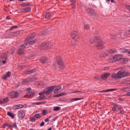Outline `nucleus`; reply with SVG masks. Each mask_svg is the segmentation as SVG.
<instances>
[{
    "mask_svg": "<svg viewBox=\"0 0 130 130\" xmlns=\"http://www.w3.org/2000/svg\"><path fill=\"white\" fill-rule=\"evenodd\" d=\"M61 108L59 107H55L53 108L54 111H58V110H60Z\"/></svg>",
    "mask_w": 130,
    "mask_h": 130,
    "instance_id": "nucleus-36",
    "label": "nucleus"
},
{
    "mask_svg": "<svg viewBox=\"0 0 130 130\" xmlns=\"http://www.w3.org/2000/svg\"><path fill=\"white\" fill-rule=\"evenodd\" d=\"M100 39V38H97L96 37H92L91 38V39L90 40V43L93 44L95 43V42H96V41H98V40Z\"/></svg>",
    "mask_w": 130,
    "mask_h": 130,
    "instance_id": "nucleus-16",
    "label": "nucleus"
},
{
    "mask_svg": "<svg viewBox=\"0 0 130 130\" xmlns=\"http://www.w3.org/2000/svg\"><path fill=\"white\" fill-rule=\"evenodd\" d=\"M29 4H23L21 5V7H22V8H24V7H29Z\"/></svg>",
    "mask_w": 130,
    "mask_h": 130,
    "instance_id": "nucleus-43",
    "label": "nucleus"
},
{
    "mask_svg": "<svg viewBox=\"0 0 130 130\" xmlns=\"http://www.w3.org/2000/svg\"><path fill=\"white\" fill-rule=\"evenodd\" d=\"M61 89V85H59L57 87V88H56V89L54 90V94H57V93H59V90H60Z\"/></svg>",
    "mask_w": 130,
    "mask_h": 130,
    "instance_id": "nucleus-22",
    "label": "nucleus"
},
{
    "mask_svg": "<svg viewBox=\"0 0 130 130\" xmlns=\"http://www.w3.org/2000/svg\"><path fill=\"white\" fill-rule=\"evenodd\" d=\"M8 102H9V97H7L3 100H0V104H5L8 103Z\"/></svg>",
    "mask_w": 130,
    "mask_h": 130,
    "instance_id": "nucleus-17",
    "label": "nucleus"
},
{
    "mask_svg": "<svg viewBox=\"0 0 130 130\" xmlns=\"http://www.w3.org/2000/svg\"><path fill=\"white\" fill-rule=\"evenodd\" d=\"M33 73H35V69H33L30 71H26L25 72V74L26 75H31V74H33Z\"/></svg>",
    "mask_w": 130,
    "mask_h": 130,
    "instance_id": "nucleus-23",
    "label": "nucleus"
},
{
    "mask_svg": "<svg viewBox=\"0 0 130 130\" xmlns=\"http://www.w3.org/2000/svg\"><path fill=\"white\" fill-rule=\"evenodd\" d=\"M25 115H26V111L24 110H20L18 111V118L20 120H22L25 117Z\"/></svg>",
    "mask_w": 130,
    "mask_h": 130,
    "instance_id": "nucleus-7",
    "label": "nucleus"
},
{
    "mask_svg": "<svg viewBox=\"0 0 130 130\" xmlns=\"http://www.w3.org/2000/svg\"><path fill=\"white\" fill-rule=\"evenodd\" d=\"M108 62L112 63V62H115V60L114 59V57H112L109 59H107Z\"/></svg>",
    "mask_w": 130,
    "mask_h": 130,
    "instance_id": "nucleus-25",
    "label": "nucleus"
},
{
    "mask_svg": "<svg viewBox=\"0 0 130 130\" xmlns=\"http://www.w3.org/2000/svg\"><path fill=\"white\" fill-rule=\"evenodd\" d=\"M40 126L41 127H42V126H44V122H42L40 124Z\"/></svg>",
    "mask_w": 130,
    "mask_h": 130,
    "instance_id": "nucleus-50",
    "label": "nucleus"
},
{
    "mask_svg": "<svg viewBox=\"0 0 130 130\" xmlns=\"http://www.w3.org/2000/svg\"><path fill=\"white\" fill-rule=\"evenodd\" d=\"M51 17V13L47 12L45 16V19H49Z\"/></svg>",
    "mask_w": 130,
    "mask_h": 130,
    "instance_id": "nucleus-29",
    "label": "nucleus"
},
{
    "mask_svg": "<svg viewBox=\"0 0 130 130\" xmlns=\"http://www.w3.org/2000/svg\"><path fill=\"white\" fill-rule=\"evenodd\" d=\"M19 34H20V31H17L15 32L14 36H16V35H19Z\"/></svg>",
    "mask_w": 130,
    "mask_h": 130,
    "instance_id": "nucleus-49",
    "label": "nucleus"
},
{
    "mask_svg": "<svg viewBox=\"0 0 130 130\" xmlns=\"http://www.w3.org/2000/svg\"><path fill=\"white\" fill-rule=\"evenodd\" d=\"M82 99H84V98H72V99H70L68 101V102H74L75 101H78L79 100H82Z\"/></svg>",
    "mask_w": 130,
    "mask_h": 130,
    "instance_id": "nucleus-19",
    "label": "nucleus"
},
{
    "mask_svg": "<svg viewBox=\"0 0 130 130\" xmlns=\"http://www.w3.org/2000/svg\"><path fill=\"white\" fill-rule=\"evenodd\" d=\"M128 54H129L128 55H130V51L128 52Z\"/></svg>",
    "mask_w": 130,
    "mask_h": 130,
    "instance_id": "nucleus-64",
    "label": "nucleus"
},
{
    "mask_svg": "<svg viewBox=\"0 0 130 130\" xmlns=\"http://www.w3.org/2000/svg\"><path fill=\"white\" fill-rule=\"evenodd\" d=\"M129 75V72L124 70H120L117 73H112L111 78L114 80H120V79H124V78H126V77H128Z\"/></svg>",
    "mask_w": 130,
    "mask_h": 130,
    "instance_id": "nucleus-2",
    "label": "nucleus"
},
{
    "mask_svg": "<svg viewBox=\"0 0 130 130\" xmlns=\"http://www.w3.org/2000/svg\"><path fill=\"white\" fill-rule=\"evenodd\" d=\"M42 114L43 115H47V114H48V111L46 109H44L43 111H42Z\"/></svg>",
    "mask_w": 130,
    "mask_h": 130,
    "instance_id": "nucleus-32",
    "label": "nucleus"
},
{
    "mask_svg": "<svg viewBox=\"0 0 130 130\" xmlns=\"http://www.w3.org/2000/svg\"><path fill=\"white\" fill-rule=\"evenodd\" d=\"M111 39H115V37H114L113 36H111Z\"/></svg>",
    "mask_w": 130,
    "mask_h": 130,
    "instance_id": "nucleus-60",
    "label": "nucleus"
},
{
    "mask_svg": "<svg viewBox=\"0 0 130 130\" xmlns=\"http://www.w3.org/2000/svg\"><path fill=\"white\" fill-rule=\"evenodd\" d=\"M51 117H52L51 116H50V117L47 118L46 119H45L44 120L45 122H48V121H49V120H50V118H51Z\"/></svg>",
    "mask_w": 130,
    "mask_h": 130,
    "instance_id": "nucleus-41",
    "label": "nucleus"
},
{
    "mask_svg": "<svg viewBox=\"0 0 130 130\" xmlns=\"http://www.w3.org/2000/svg\"><path fill=\"white\" fill-rule=\"evenodd\" d=\"M29 121L31 122H35V121H36V119H35V117H31L30 118Z\"/></svg>",
    "mask_w": 130,
    "mask_h": 130,
    "instance_id": "nucleus-37",
    "label": "nucleus"
},
{
    "mask_svg": "<svg viewBox=\"0 0 130 130\" xmlns=\"http://www.w3.org/2000/svg\"><path fill=\"white\" fill-rule=\"evenodd\" d=\"M52 45L53 44L52 43H41L39 47L41 49H49L52 47Z\"/></svg>",
    "mask_w": 130,
    "mask_h": 130,
    "instance_id": "nucleus-4",
    "label": "nucleus"
},
{
    "mask_svg": "<svg viewBox=\"0 0 130 130\" xmlns=\"http://www.w3.org/2000/svg\"><path fill=\"white\" fill-rule=\"evenodd\" d=\"M8 77H7V75H5V76H4V77H3V78H2V79H3V80H7V79H8Z\"/></svg>",
    "mask_w": 130,
    "mask_h": 130,
    "instance_id": "nucleus-48",
    "label": "nucleus"
},
{
    "mask_svg": "<svg viewBox=\"0 0 130 130\" xmlns=\"http://www.w3.org/2000/svg\"><path fill=\"white\" fill-rule=\"evenodd\" d=\"M46 102H38V103H34L33 105H41L42 104H45Z\"/></svg>",
    "mask_w": 130,
    "mask_h": 130,
    "instance_id": "nucleus-28",
    "label": "nucleus"
},
{
    "mask_svg": "<svg viewBox=\"0 0 130 130\" xmlns=\"http://www.w3.org/2000/svg\"><path fill=\"white\" fill-rule=\"evenodd\" d=\"M15 28H18V26H12L10 28V30H14V29H15Z\"/></svg>",
    "mask_w": 130,
    "mask_h": 130,
    "instance_id": "nucleus-47",
    "label": "nucleus"
},
{
    "mask_svg": "<svg viewBox=\"0 0 130 130\" xmlns=\"http://www.w3.org/2000/svg\"><path fill=\"white\" fill-rule=\"evenodd\" d=\"M38 78L36 77V75L35 74L32 76H30V78L24 79L22 81L23 85H26L27 83H30V82H34V81H36Z\"/></svg>",
    "mask_w": 130,
    "mask_h": 130,
    "instance_id": "nucleus-3",
    "label": "nucleus"
},
{
    "mask_svg": "<svg viewBox=\"0 0 130 130\" xmlns=\"http://www.w3.org/2000/svg\"><path fill=\"white\" fill-rule=\"evenodd\" d=\"M57 118H58V117H55L53 119V121H55V120H56L57 119Z\"/></svg>",
    "mask_w": 130,
    "mask_h": 130,
    "instance_id": "nucleus-57",
    "label": "nucleus"
},
{
    "mask_svg": "<svg viewBox=\"0 0 130 130\" xmlns=\"http://www.w3.org/2000/svg\"><path fill=\"white\" fill-rule=\"evenodd\" d=\"M13 127H17V123L15 122L14 124L13 125Z\"/></svg>",
    "mask_w": 130,
    "mask_h": 130,
    "instance_id": "nucleus-52",
    "label": "nucleus"
},
{
    "mask_svg": "<svg viewBox=\"0 0 130 130\" xmlns=\"http://www.w3.org/2000/svg\"><path fill=\"white\" fill-rule=\"evenodd\" d=\"M56 62L58 66H59L61 69H64V65L63 64V61H62V59L60 56L57 57Z\"/></svg>",
    "mask_w": 130,
    "mask_h": 130,
    "instance_id": "nucleus-9",
    "label": "nucleus"
},
{
    "mask_svg": "<svg viewBox=\"0 0 130 130\" xmlns=\"http://www.w3.org/2000/svg\"><path fill=\"white\" fill-rule=\"evenodd\" d=\"M123 113H124V111H120V114H123Z\"/></svg>",
    "mask_w": 130,
    "mask_h": 130,
    "instance_id": "nucleus-62",
    "label": "nucleus"
},
{
    "mask_svg": "<svg viewBox=\"0 0 130 130\" xmlns=\"http://www.w3.org/2000/svg\"><path fill=\"white\" fill-rule=\"evenodd\" d=\"M67 92H61L60 93H58L57 94H55L53 96L54 98H55V97H60L61 96H66L67 95Z\"/></svg>",
    "mask_w": 130,
    "mask_h": 130,
    "instance_id": "nucleus-18",
    "label": "nucleus"
},
{
    "mask_svg": "<svg viewBox=\"0 0 130 130\" xmlns=\"http://www.w3.org/2000/svg\"><path fill=\"white\" fill-rule=\"evenodd\" d=\"M35 38V35H29L27 39L25 41V44L19 47V50L18 51V54H24V51L23 50L26 48V46H27V44H29V45H32L36 43V40H32Z\"/></svg>",
    "mask_w": 130,
    "mask_h": 130,
    "instance_id": "nucleus-1",
    "label": "nucleus"
},
{
    "mask_svg": "<svg viewBox=\"0 0 130 130\" xmlns=\"http://www.w3.org/2000/svg\"><path fill=\"white\" fill-rule=\"evenodd\" d=\"M112 110L113 111H115L116 110V108L115 107H113Z\"/></svg>",
    "mask_w": 130,
    "mask_h": 130,
    "instance_id": "nucleus-55",
    "label": "nucleus"
},
{
    "mask_svg": "<svg viewBox=\"0 0 130 130\" xmlns=\"http://www.w3.org/2000/svg\"><path fill=\"white\" fill-rule=\"evenodd\" d=\"M94 79L98 81H101V78H100V76H95Z\"/></svg>",
    "mask_w": 130,
    "mask_h": 130,
    "instance_id": "nucleus-39",
    "label": "nucleus"
},
{
    "mask_svg": "<svg viewBox=\"0 0 130 130\" xmlns=\"http://www.w3.org/2000/svg\"><path fill=\"white\" fill-rule=\"evenodd\" d=\"M104 70L105 71H107V70H109V67H105V68H104Z\"/></svg>",
    "mask_w": 130,
    "mask_h": 130,
    "instance_id": "nucleus-51",
    "label": "nucleus"
},
{
    "mask_svg": "<svg viewBox=\"0 0 130 130\" xmlns=\"http://www.w3.org/2000/svg\"><path fill=\"white\" fill-rule=\"evenodd\" d=\"M74 93H82L81 91H72L71 93L73 94Z\"/></svg>",
    "mask_w": 130,
    "mask_h": 130,
    "instance_id": "nucleus-45",
    "label": "nucleus"
},
{
    "mask_svg": "<svg viewBox=\"0 0 130 130\" xmlns=\"http://www.w3.org/2000/svg\"><path fill=\"white\" fill-rule=\"evenodd\" d=\"M6 18L7 20H11V17H10V16H7Z\"/></svg>",
    "mask_w": 130,
    "mask_h": 130,
    "instance_id": "nucleus-61",
    "label": "nucleus"
},
{
    "mask_svg": "<svg viewBox=\"0 0 130 130\" xmlns=\"http://www.w3.org/2000/svg\"><path fill=\"white\" fill-rule=\"evenodd\" d=\"M21 93V90H19V92L13 91L9 93V96L10 98H17V97H19V94Z\"/></svg>",
    "mask_w": 130,
    "mask_h": 130,
    "instance_id": "nucleus-8",
    "label": "nucleus"
},
{
    "mask_svg": "<svg viewBox=\"0 0 130 130\" xmlns=\"http://www.w3.org/2000/svg\"><path fill=\"white\" fill-rule=\"evenodd\" d=\"M86 12L88 15L91 17V18H95L97 15L96 13H95V11L93 10L92 8H88L86 9Z\"/></svg>",
    "mask_w": 130,
    "mask_h": 130,
    "instance_id": "nucleus-5",
    "label": "nucleus"
},
{
    "mask_svg": "<svg viewBox=\"0 0 130 130\" xmlns=\"http://www.w3.org/2000/svg\"><path fill=\"white\" fill-rule=\"evenodd\" d=\"M24 107V106L23 105H17L15 106V109H21V108H23Z\"/></svg>",
    "mask_w": 130,
    "mask_h": 130,
    "instance_id": "nucleus-26",
    "label": "nucleus"
},
{
    "mask_svg": "<svg viewBox=\"0 0 130 130\" xmlns=\"http://www.w3.org/2000/svg\"><path fill=\"white\" fill-rule=\"evenodd\" d=\"M6 126H7L8 127H11L12 128H13V125L6 123L4 124V125L3 126V128H6Z\"/></svg>",
    "mask_w": 130,
    "mask_h": 130,
    "instance_id": "nucleus-30",
    "label": "nucleus"
},
{
    "mask_svg": "<svg viewBox=\"0 0 130 130\" xmlns=\"http://www.w3.org/2000/svg\"><path fill=\"white\" fill-rule=\"evenodd\" d=\"M41 35H45L46 34H47V30H43L41 32Z\"/></svg>",
    "mask_w": 130,
    "mask_h": 130,
    "instance_id": "nucleus-42",
    "label": "nucleus"
},
{
    "mask_svg": "<svg viewBox=\"0 0 130 130\" xmlns=\"http://www.w3.org/2000/svg\"><path fill=\"white\" fill-rule=\"evenodd\" d=\"M84 29L86 31H88V30L90 29V25H89L88 24H85L84 25Z\"/></svg>",
    "mask_w": 130,
    "mask_h": 130,
    "instance_id": "nucleus-31",
    "label": "nucleus"
},
{
    "mask_svg": "<svg viewBox=\"0 0 130 130\" xmlns=\"http://www.w3.org/2000/svg\"><path fill=\"white\" fill-rule=\"evenodd\" d=\"M55 88V86H54L48 87L47 88V90L45 92V94H46V95H49V94H51V93H52V91Z\"/></svg>",
    "mask_w": 130,
    "mask_h": 130,
    "instance_id": "nucleus-11",
    "label": "nucleus"
},
{
    "mask_svg": "<svg viewBox=\"0 0 130 130\" xmlns=\"http://www.w3.org/2000/svg\"><path fill=\"white\" fill-rule=\"evenodd\" d=\"M8 116H10V117L14 118L15 117V116L13 114L12 112H8L7 113Z\"/></svg>",
    "mask_w": 130,
    "mask_h": 130,
    "instance_id": "nucleus-35",
    "label": "nucleus"
},
{
    "mask_svg": "<svg viewBox=\"0 0 130 130\" xmlns=\"http://www.w3.org/2000/svg\"><path fill=\"white\" fill-rule=\"evenodd\" d=\"M3 59L6 60L8 58L7 57H5L4 58L2 57Z\"/></svg>",
    "mask_w": 130,
    "mask_h": 130,
    "instance_id": "nucleus-63",
    "label": "nucleus"
},
{
    "mask_svg": "<svg viewBox=\"0 0 130 130\" xmlns=\"http://www.w3.org/2000/svg\"><path fill=\"white\" fill-rule=\"evenodd\" d=\"M118 100H119V101H124V100L121 98H119Z\"/></svg>",
    "mask_w": 130,
    "mask_h": 130,
    "instance_id": "nucleus-54",
    "label": "nucleus"
},
{
    "mask_svg": "<svg viewBox=\"0 0 130 130\" xmlns=\"http://www.w3.org/2000/svg\"><path fill=\"white\" fill-rule=\"evenodd\" d=\"M7 63V61L6 60H4L3 61V63L4 64H5V63Z\"/></svg>",
    "mask_w": 130,
    "mask_h": 130,
    "instance_id": "nucleus-59",
    "label": "nucleus"
},
{
    "mask_svg": "<svg viewBox=\"0 0 130 130\" xmlns=\"http://www.w3.org/2000/svg\"><path fill=\"white\" fill-rule=\"evenodd\" d=\"M111 75V74L110 73H106L105 74H102L101 77L104 81H105V80H107V79L108 78V77L110 76Z\"/></svg>",
    "mask_w": 130,
    "mask_h": 130,
    "instance_id": "nucleus-12",
    "label": "nucleus"
},
{
    "mask_svg": "<svg viewBox=\"0 0 130 130\" xmlns=\"http://www.w3.org/2000/svg\"><path fill=\"white\" fill-rule=\"evenodd\" d=\"M122 91L123 92H128V91H130V87H125L122 89Z\"/></svg>",
    "mask_w": 130,
    "mask_h": 130,
    "instance_id": "nucleus-34",
    "label": "nucleus"
},
{
    "mask_svg": "<svg viewBox=\"0 0 130 130\" xmlns=\"http://www.w3.org/2000/svg\"><path fill=\"white\" fill-rule=\"evenodd\" d=\"M117 89L114 88V89H106L104 90H101L99 91V93H107V92H111L112 91H116Z\"/></svg>",
    "mask_w": 130,
    "mask_h": 130,
    "instance_id": "nucleus-14",
    "label": "nucleus"
},
{
    "mask_svg": "<svg viewBox=\"0 0 130 130\" xmlns=\"http://www.w3.org/2000/svg\"><path fill=\"white\" fill-rule=\"evenodd\" d=\"M128 62V59L126 58H124L123 59V63H127V62Z\"/></svg>",
    "mask_w": 130,
    "mask_h": 130,
    "instance_id": "nucleus-40",
    "label": "nucleus"
},
{
    "mask_svg": "<svg viewBox=\"0 0 130 130\" xmlns=\"http://www.w3.org/2000/svg\"><path fill=\"white\" fill-rule=\"evenodd\" d=\"M72 39H74L75 41H79L80 40V36L79 32L77 31H73L71 34Z\"/></svg>",
    "mask_w": 130,
    "mask_h": 130,
    "instance_id": "nucleus-6",
    "label": "nucleus"
},
{
    "mask_svg": "<svg viewBox=\"0 0 130 130\" xmlns=\"http://www.w3.org/2000/svg\"><path fill=\"white\" fill-rule=\"evenodd\" d=\"M123 52H127V50L126 49H123Z\"/></svg>",
    "mask_w": 130,
    "mask_h": 130,
    "instance_id": "nucleus-58",
    "label": "nucleus"
},
{
    "mask_svg": "<svg viewBox=\"0 0 130 130\" xmlns=\"http://www.w3.org/2000/svg\"><path fill=\"white\" fill-rule=\"evenodd\" d=\"M40 61L42 63H45V62H47V61H48V58L46 57H43L41 58Z\"/></svg>",
    "mask_w": 130,
    "mask_h": 130,
    "instance_id": "nucleus-21",
    "label": "nucleus"
},
{
    "mask_svg": "<svg viewBox=\"0 0 130 130\" xmlns=\"http://www.w3.org/2000/svg\"><path fill=\"white\" fill-rule=\"evenodd\" d=\"M31 90H32L31 87H28L26 89V91H31Z\"/></svg>",
    "mask_w": 130,
    "mask_h": 130,
    "instance_id": "nucleus-56",
    "label": "nucleus"
},
{
    "mask_svg": "<svg viewBox=\"0 0 130 130\" xmlns=\"http://www.w3.org/2000/svg\"><path fill=\"white\" fill-rule=\"evenodd\" d=\"M125 96H130V91L127 92Z\"/></svg>",
    "mask_w": 130,
    "mask_h": 130,
    "instance_id": "nucleus-53",
    "label": "nucleus"
},
{
    "mask_svg": "<svg viewBox=\"0 0 130 130\" xmlns=\"http://www.w3.org/2000/svg\"><path fill=\"white\" fill-rule=\"evenodd\" d=\"M108 54H107V53H103L102 55H100V57L102 58L103 57L105 58L106 56H108Z\"/></svg>",
    "mask_w": 130,
    "mask_h": 130,
    "instance_id": "nucleus-38",
    "label": "nucleus"
},
{
    "mask_svg": "<svg viewBox=\"0 0 130 130\" xmlns=\"http://www.w3.org/2000/svg\"><path fill=\"white\" fill-rule=\"evenodd\" d=\"M31 11V7H27L26 8L22 9L23 12H30Z\"/></svg>",
    "mask_w": 130,
    "mask_h": 130,
    "instance_id": "nucleus-33",
    "label": "nucleus"
},
{
    "mask_svg": "<svg viewBox=\"0 0 130 130\" xmlns=\"http://www.w3.org/2000/svg\"><path fill=\"white\" fill-rule=\"evenodd\" d=\"M34 117L37 119H40L42 117V114L41 113H38L35 115Z\"/></svg>",
    "mask_w": 130,
    "mask_h": 130,
    "instance_id": "nucleus-24",
    "label": "nucleus"
},
{
    "mask_svg": "<svg viewBox=\"0 0 130 130\" xmlns=\"http://www.w3.org/2000/svg\"><path fill=\"white\" fill-rule=\"evenodd\" d=\"M35 95V92H33L32 91H29L27 93V96L28 97V98H33Z\"/></svg>",
    "mask_w": 130,
    "mask_h": 130,
    "instance_id": "nucleus-20",
    "label": "nucleus"
},
{
    "mask_svg": "<svg viewBox=\"0 0 130 130\" xmlns=\"http://www.w3.org/2000/svg\"><path fill=\"white\" fill-rule=\"evenodd\" d=\"M11 72L9 71L8 73L7 74L6 76L9 78L11 76Z\"/></svg>",
    "mask_w": 130,
    "mask_h": 130,
    "instance_id": "nucleus-46",
    "label": "nucleus"
},
{
    "mask_svg": "<svg viewBox=\"0 0 130 130\" xmlns=\"http://www.w3.org/2000/svg\"><path fill=\"white\" fill-rule=\"evenodd\" d=\"M70 2L71 3V5H72V6H76V2H75L73 0H70Z\"/></svg>",
    "mask_w": 130,
    "mask_h": 130,
    "instance_id": "nucleus-44",
    "label": "nucleus"
},
{
    "mask_svg": "<svg viewBox=\"0 0 130 130\" xmlns=\"http://www.w3.org/2000/svg\"><path fill=\"white\" fill-rule=\"evenodd\" d=\"M39 95H40V96L37 98V100H39V101H40V100H45V95L43 94L42 93L40 92L39 93Z\"/></svg>",
    "mask_w": 130,
    "mask_h": 130,
    "instance_id": "nucleus-15",
    "label": "nucleus"
},
{
    "mask_svg": "<svg viewBox=\"0 0 130 130\" xmlns=\"http://www.w3.org/2000/svg\"><path fill=\"white\" fill-rule=\"evenodd\" d=\"M108 52L109 53H111V54H112L113 53H115V52H116V49H115V48L111 49V50H108Z\"/></svg>",
    "mask_w": 130,
    "mask_h": 130,
    "instance_id": "nucleus-27",
    "label": "nucleus"
},
{
    "mask_svg": "<svg viewBox=\"0 0 130 130\" xmlns=\"http://www.w3.org/2000/svg\"><path fill=\"white\" fill-rule=\"evenodd\" d=\"M98 41V42L96 44V47L98 48V49H103V46L104 45V42H103V40L100 39Z\"/></svg>",
    "mask_w": 130,
    "mask_h": 130,
    "instance_id": "nucleus-10",
    "label": "nucleus"
},
{
    "mask_svg": "<svg viewBox=\"0 0 130 130\" xmlns=\"http://www.w3.org/2000/svg\"><path fill=\"white\" fill-rule=\"evenodd\" d=\"M114 58L115 59V61H118V60H120V59H122V55L121 54L116 55L114 56Z\"/></svg>",
    "mask_w": 130,
    "mask_h": 130,
    "instance_id": "nucleus-13",
    "label": "nucleus"
}]
</instances>
